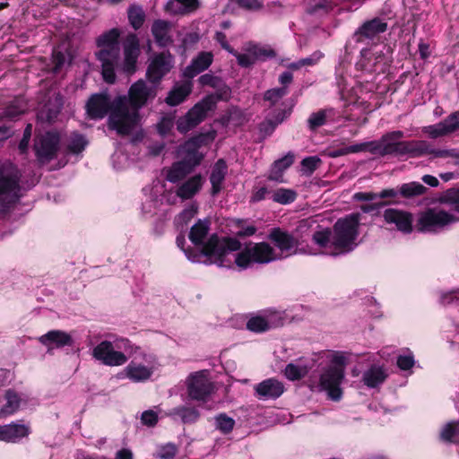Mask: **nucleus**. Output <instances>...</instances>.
<instances>
[{
	"instance_id": "f257e3e1",
	"label": "nucleus",
	"mask_w": 459,
	"mask_h": 459,
	"mask_svg": "<svg viewBox=\"0 0 459 459\" xmlns=\"http://www.w3.org/2000/svg\"><path fill=\"white\" fill-rule=\"evenodd\" d=\"M404 137L401 130L388 132L383 134L378 140L360 143L347 146V153L368 152L373 155L385 157L388 155L408 156L410 158H420L430 155V159L451 158L455 160V163L459 165V149H437L425 140L399 141Z\"/></svg>"
},
{
	"instance_id": "f03ea898",
	"label": "nucleus",
	"mask_w": 459,
	"mask_h": 459,
	"mask_svg": "<svg viewBox=\"0 0 459 459\" xmlns=\"http://www.w3.org/2000/svg\"><path fill=\"white\" fill-rule=\"evenodd\" d=\"M157 95L155 85L143 80L133 83L128 95H120L113 100L112 113L108 117V127L120 135H128L140 121L139 110L152 101Z\"/></svg>"
},
{
	"instance_id": "7ed1b4c3",
	"label": "nucleus",
	"mask_w": 459,
	"mask_h": 459,
	"mask_svg": "<svg viewBox=\"0 0 459 459\" xmlns=\"http://www.w3.org/2000/svg\"><path fill=\"white\" fill-rule=\"evenodd\" d=\"M176 242L191 262L214 264L218 266H230L231 260L228 258L229 254L231 250L240 248L239 241L232 238L221 239L216 234H212L200 250L185 249L186 238L183 234L177 237Z\"/></svg>"
},
{
	"instance_id": "20e7f679",
	"label": "nucleus",
	"mask_w": 459,
	"mask_h": 459,
	"mask_svg": "<svg viewBox=\"0 0 459 459\" xmlns=\"http://www.w3.org/2000/svg\"><path fill=\"white\" fill-rule=\"evenodd\" d=\"M119 38V30L114 28L96 39L99 50L95 52V56L100 63L102 77L108 83H114L117 78L116 69L120 61Z\"/></svg>"
},
{
	"instance_id": "39448f33",
	"label": "nucleus",
	"mask_w": 459,
	"mask_h": 459,
	"mask_svg": "<svg viewBox=\"0 0 459 459\" xmlns=\"http://www.w3.org/2000/svg\"><path fill=\"white\" fill-rule=\"evenodd\" d=\"M359 214L351 213L337 220L333 227L332 245L333 251L328 254L338 255L351 252L357 246L356 239L359 235Z\"/></svg>"
},
{
	"instance_id": "423d86ee",
	"label": "nucleus",
	"mask_w": 459,
	"mask_h": 459,
	"mask_svg": "<svg viewBox=\"0 0 459 459\" xmlns=\"http://www.w3.org/2000/svg\"><path fill=\"white\" fill-rule=\"evenodd\" d=\"M21 173L18 168L5 161L0 165V216L6 215L20 197Z\"/></svg>"
},
{
	"instance_id": "0eeeda50",
	"label": "nucleus",
	"mask_w": 459,
	"mask_h": 459,
	"mask_svg": "<svg viewBox=\"0 0 459 459\" xmlns=\"http://www.w3.org/2000/svg\"><path fill=\"white\" fill-rule=\"evenodd\" d=\"M231 250L228 258L231 260L229 267L235 264L241 269H247L254 264H268L280 259L273 247L266 242L250 243L238 254H233Z\"/></svg>"
},
{
	"instance_id": "6e6552de",
	"label": "nucleus",
	"mask_w": 459,
	"mask_h": 459,
	"mask_svg": "<svg viewBox=\"0 0 459 459\" xmlns=\"http://www.w3.org/2000/svg\"><path fill=\"white\" fill-rule=\"evenodd\" d=\"M219 95H207L191 108L186 115L178 118L176 125L177 130L181 134H186L196 127L207 117L210 111L215 109L217 102L220 100Z\"/></svg>"
},
{
	"instance_id": "1a4fd4ad",
	"label": "nucleus",
	"mask_w": 459,
	"mask_h": 459,
	"mask_svg": "<svg viewBox=\"0 0 459 459\" xmlns=\"http://www.w3.org/2000/svg\"><path fill=\"white\" fill-rule=\"evenodd\" d=\"M456 221L454 214L441 208H428L419 213L415 228L420 232L437 233Z\"/></svg>"
},
{
	"instance_id": "9d476101",
	"label": "nucleus",
	"mask_w": 459,
	"mask_h": 459,
	"mask_svg": "<svg viewBox=\"0 0 459 459\" xmlns=\"http://www.w3.org/2000/svg\"><path fill=\"white\" fill-rule=\"evenodd\" d=\"M334 365L328 367L320 377V386L322 390L327 391L328 395L333 401H338L342 396L340 385L344 377L345 358L342 355H335L333 358Z\"/></svg>"
},
{
	"instance_id": "9b49d317",
	"label": "nucleus",
	"mask_w": 459,
	"mask_h": 459,
	"mask_svg": "<svg viewBox=\"0 0 459 459\" xmlns=\"http://www.w3.org/2000/svg\"><path fill=\"white\" fill-rule=\"evenodd\" d=\"M158 365L155 355L140 352V356H134L125 368V374L132 382H145L152 377Z\"/></svg>"
},
{
	"instance_id": "f8f14e48",
	"label": "nucleus",
	"mask_w": 459,
	"mask_h": 459,
	"mask_svg": "<svg viewBox=\"0 0 459 459\" xmlns=\"http://www.w3.org/2000/svg\"><path fill=\"white\" fill-rule=\"evenodd\" d=\"M186 385L188 397L197 402H207L214 391V385L209 379L206 370L190 374L186 378Z\"/></svg>"
},
{
	"instance_id": "ddd939ff",
	"label": "nucleus",
	"mask_w": 459,
	"mask_h": 459,
	"mask_svg": "<svg viewBox=\"0 0 459 459\" xmlns=\"http://www.w3.org/2000/svg\"><path fill=\"white\" fill-rule=\"evenodd\" d=\"M60 137L58 134L48 132L35 141L34 149L37 158L42 163L48 162L56 156Z\"/></svg>"
},
{
	"instance_id": "4468645a",
	"label": "nucleus",
	"mask_w": 459,
	"mask_h": 459,
	"mask_svg": "<svg viewBox=\"0 0 459 459\" xmlns=\"http://www.w3.org/2000/svg\"><path fill=\"white\" fill-rule=\"evenodd\" d=\"M92 355L97 360L110 367L122 366L127 361L126 355L115 351L112 342L109 341H103L99 343L93 349Z\"/></svg>"
},
{
	"instance_id": "2eb2a0df",
	"label": "nucleus",
	"mask_w": 459,
	"mask_h": 459,
	"mask_svg": "<svg viewBox=\"0 0 459 459\" xmlns=\"http://www.w3.org/2000/svg\"><path fill=\"white\" fill-rule=\"evenodd\" d=\"M172 66V56L169 52L160 53L152 59L147 69V77L152 83H157L170 71Z\"/></svg>"
},
{
	"instance_id": "dca6fc26",
	"label": "nucleus",
	"mask_w": 459,
	"mask_h": 459,
	"mask_svg": "<svg viewBox=\"0 0 459 459\" xmlns=\"http://www.w3.org/2000/svg\"><path fill=\"white\" fill-rule=\"evenodd\" d=\"M268 238L285 257L294 254L299 245L298 239L293 235L280 228L273 229L268 235Z\"/></svg>"
},
{
	"instance_id": "f3484780",
	"label": "nucleus",
	"mask_w": 459,
	"mask_h": 459,
	"mask_svg": "<svg viewBox=\"0 0 459 459\" xmlns=\"http://www.w3.org/2000/svg\"><path fill=\"white\" fill-rule=\"evenodd\" d=\"M386 30L385 22L380 18H374L363 22L354 32L353 39L357 43H363L365 40H373Z\"/></svg>"
},
{
	"instance_id": "a211bd4d",
	"label": "nucleus",
	"mask_w": 459,
	"mask_h": 459,
	"mask_svg": "<svg viewBox=\"0 0 459 459\" xmlns=\"http://www.w3.org/2000/svg\"><path fill=\"white\" fill-rule=\"evenodd\" d=\"M383 217L386 223L395 225L404 234H409L413 230V216L407 211L389 208L384 212Z\"/></svg>"
},
{
	"instance_id": "6ab92c4d",
	"label": "nucleus",
	"mask_w": 459,
	"mask_h": 459,
	"mask_svg": "<svg viewBox=\"0 0 459 459\" xmlns=\"http://www.w3.org/2000/svg\"><path fill=\"white\" fill-rule=\"evenodd\" d=\"M459 129V111L450 114L443 121L423 127V132L430 138L437 139L438 137L448 135Z\"/></svg>"
},
{
	"instance_id": "aec40b11",
	"label": "nucleus",
	"mask_w": 459,
	"mask_h": 459,
	"mask_svg": "<svg viewBox=\"0 0 459 459\" xmlns=\"http://www.w3.org/2000/svg\"><path fill=\"white\" fill-rule=\"evenodd\" d=\"M112 109L113 100L107 94H93L86 104L87 114L92 119H101Z\"/></svg>"
},
{
	"instance_id": "412c9836",
	"label": "nucleus",
	"mask_w": 459,
	"mask_h": 459,
	"mask_svg": "<svg viewBox=\"0 0 459 459\" xmlns=\"http://www.w3.org/2000/svg\"><path fill=\"white\" fill-rule=\"evenodd\" d=\"M255 395L259 400H275L279 398L285 391L284 385L281 381L271 377L267 378L254 387Z\"/></svg>"
},
{
	"instance_id": "4be33fe9",
	"label": "nucleus",
	"mask_w": 459,
	"mask_h": 459,
	"mask_svg": "<svg viewBox=\"0 0 459 459\" xmlns=\"http://www.w3.org/2000/svg\"><path fill=\"white\" fill-rule=\"evenodd\" d=\"M139 54V40L136 35H128L124 43V72L127 74L134 73Z\"/></svg>"
},
{
	"instance_id": "5701e85b",
	"label": "nucleus",
	"mask_w": 459,
	"mask_h": 459,
	"mask_svg": "<svg viewBox=\"0 0 459 459\" xmlns=\"http://www.w3.org/2000/svg\"><path fill=\"white\" fill-rule=\"evenodd\" d=\"M207 135L199 134L187 140L180 148L183 159L193 163L196 161L198 166L203 160V154L199 152V148L205 143Z\"/></svg>"
},
{
	"instance_id": "b1692460",
	"label": "nucleus",
	"mask_w": 459,
	"mask_h": 459,
	"mask_svg": "<svg viewBox=\"0 0 459 459\" xmlns=\"http://www.w3.org/2000/svg\"><path fill=\"white\" fill-rule=\"evenodd\" d=\"M41 344L48 347V351L59 349L65 346H72L74 340L72 336L61 330H52L39 338Z\"/></svg>"
},
{
	"instance_id": "393cba45",
	"label": "nucleus",
	"mask_w": 459,
	"mask_h": 459,
	"mask_svg": "<svg viewBox=\"0 0 459 459\" xmlns=\"http://www.w3.org/2000/svg\"><path fill=\"white\" fill-rule=\"evenodd\" d=\"M64 105L63 96L59 92H53L39 113L42 120L53 122L59 115Z\"/></svg>"
},
{
	"instance_id": "a878e982",
	"label": "nucleus",
	"mask_w": 459,
	"mask_h": 459,
	"mask_svg": "<svg viewBox=\"0 0 459 459\" xmlns=\"http://www.w3.org/2000/svg\"><path fill=\"white\" fill-rule=\"evenodd\" d=\"M290 114V110L287 108H280L271 112L264 121L259 125V131L264 137L271 135L276 126L282 123L283 120Z\"/></svg>"
},
{
	"instance_id": "bb28decb",
	"label": "nucleus",
	"mask_w": 459,
	"mask_h": 459,
	"mask_svg": "<svg viewBox=\"0 0 459 459\" xmlns=\"http://www.w3.org/2000/svg\"><path fill=\"white\" fill-rule=\"evenodd\" d=\"M204 179L200 174H196L185 182L177 189L176 195L183 200H187L195 196L202 188Z\"/></svg>"
},
{
	"instance_id": "cd10ccee",
	"label": "nucleus",
	"mask_w": 459,
	"mask_h": 459,
	"mask_svg": "<svg viewBox=\"0 0 459 459\" xmlns=\"http://www.w3.org/2000/svg\"><path fill=\"white\" fill-rule=\"evenodd\" d=\"M29 435V428L23 424L12 423L0 426V440L4 442H17Z\"/></svg>"
},
{
	"instance_id": "c85d7f7f",
	"label": "nucleus",
	"mask_w": 459,
	"mask_h": 459,
	"mask_svg": "<svg viewBox=\"0 0 459 459\" xmlns=\"http://www.w3.org/2000/svg\"><path fill=\"white\" fill-rule=\"evenodd\" d=\"M196 167V161L190 163L189 161L182 159L172 164L167 173V180L171 183H177L185 178L190 174Z\"/></svg>"
},
{
	"instance_id": "c756f323",
	"label": "nucleus",
	"mask_w": 459,
	"mask_h": 459,
	"mask_svg": "<svg viewBox=\"0 0 459 459\" xmlns=\"http://www.w3.org/2000/svg\"><path fill=\"white\" fill-rule=\"evenodd\" d=\"M172 24L164 20H156L152 26V33L155 42L160 47H167L172 43V38L169 35Z\"/></svg>"
},
{
	"instance_id": "7c9ffc66",
	"label": "nucleus",
	"mask_w": 459,
	"mask_h": 459,
	"mask_svg": "<svg viewBox=\"0 0 459 459\" xmlns=\"http://www.w3.org/2000/svg\"><path fill=\"white\" fill-rule=\"evenodd\" d=\"M213 56L211 52H201L194 58L191 64L186 68L185 74L188 77H195L206 70L212 63Z\"/></svg>"
},
{
	"instance_id": "2f4dec72",
	"label": "nucleus",
	"mask_w": 459,
	"mask_h": 459,
	"mask_svg": "<svg viewBox=\"0 0 459 459\" xmlns=\"http://www.w3.org/2000/svg\"><path fill=\"white\" fill-rule=\"evenodd\" d=\"M294 162V154L288 152L284 157L275 160L270 169L268 179L271 181L284 182L283 172Z\"/></svg>"
},
{
	"instance_id": "473e14b6",
	"label": "nucleus",
	"mask_w": 459,
	"mask_h": 459,
	"mask_svg": "<svg viewBox=\"0 0 459 459\" xmlns=\"http://www.w3.org/2000/svg\"><path fill=\"white\" fill-rule=\"evenodd\" d=\"M173 420L180 419L184 424L195 423L200 417V412L195 407L178 406L166 412Z\"/></svg>"
},
{
	"instance_id": "72a5a7b5",
	"label": "nucleus",
	"mask_w": 459,
	"mask_h": 459,
	"mask_svg": "<svg viewBox=\"0 0 459 459\" xmlns=\"http://www.w3.org/2000/svg\"><path fill=\"white\" fill-rule=\"evenodd\" d=\"M228 171V167L223 160H219L213 166L210 176V182L212 185V195H216L220 193L222 187V183L225 179Z\"/></svg>"
},
{
	"instance_id": "f704fd0d",
	"label": "nucleus",
	"mask_w": 459,
	"mask_h": 459,
	"mask_svg": "<svg viewBox=\"0 0 459 459\" xmlns=\"http://www.w3.org/2000/svg\"><path fill=\"white\" fill-rule=\"evenodd\" d=\"M192 91V83L185 82L180 84H176L173 89L169 92L165 102L169 106H177L182 103Z\"/></svg>"
},
{
	"instance_id": "c9c22d12",
	"label": "nucleus",
	"mask_w": 459,
	"mask_h": 459,
	"mask_svg": "<svg viewBox=\"0 0 459 459\" xmlns=\"http://www.w3.org/2000/svg\"><path fill=\"white\" fill-rule=\"evenodd\" d=\"M210 230V221L208 220H198L194 224L189 232V239L195 246H201V248L205 244L204 239L207 236Z\"/></svg>"
},
{
	"instance_id": "e433bc0d",
	"label": "nucleus",
	"mask_w": 459,
	"mask_h": 459,
	"mask_svg": "<svg viewBox=\"0 0 459 459\" xmlns=\"http://www.w3.org/2000/svg\"><path fill=\"white\" fill-rule=\"evenodd\" d=\"M198 5V0H170L166 8L173 13L186 14L195 11Z\"/></svg>"
},
{
	"instance_id": "4c0bfd02",
	"label": "nucleus",
	"mask_w": 459,
	"mask_h": 459,
	"mask_svg": "<svg viewBox=\"0 0 459 459\" xmlns=\"http://www.w3.org/2000/svg\"><path fill=\"white\" fill-rule=\"evenodd\" d=\"M387 375L381 367L372 366L364 372L362 379L364 384L371 388L381 385L386 378Z\"/></svg>"
},
{
	"instance_id": "58836bf2",
	"label": "nucleus",
	"mask_w": 459,
	"mask_h": 459,
	"mask_svg": "<svg viewBox=\"0 0 459 459\" xmlns=\"http://www.w3.org/2000/svg\"><path fill=\"white\" fill-rule=\"evenodd\" d=\"M440 441L446 444H458L459 443V422L449 421L446 423L439 432Z\"/></svg>"
},
{
	"instance_id": "ea45409f",
	"label": "nucleus",
	"mask_w": 459,
	"mask_h": 459,
	"mask_svg": "<svg viewBox=\"0 0 459 459\" xmlns=\"http://www.w3.org/2000/svg\"><path fill=\"white\" fill-rule=\"evenodd\" d=\"M289 93L287 87H279L267 90L264 94V101L269 102L270 108L277 107L281 105V108H286L285 104L281 101L283 97ZM280 109V108H279ZM275 110H278L276 108Z\"/></svg>"
},
{
	"instance_id": "a19ab883",
	"label": "nucleus",
	"mask_w": 459,
	"mask_h": 459,
	"mask_svg": "<svg viewBox=\"0 0 459 459\" xmlns=\"http://www.w3.org/2000/svg\"><path fill=\"white\" fill-rule=\"evenodd\" d=\"M427 190L428 188L426 186L416 181L404 183L399 186V194L404 198H413L423 195Z\"/></svg>"
},
{
	"instance_id": "79ce46f5",
	"label": "nucleus",
	"mask_w": 459,
	"mask_h": 459,
	"mask_svg": "<svg viewBox=\"0 0 459 459\" xmlns=\"http://www.w3.org/2000/svg\"><path fill=\"white\" fill-rule=\"evenodd\" d=\"M6 403L0 410V417L14 413L20 407L21 399L13 390L5 393Z\"/></svg>"
},
{
	"instance_id": "37998d69",
	"label": "nucleus",
	"mask_w": 459,
	"mask_h": 459,
	"mask_svg": "<svg viewBox=\"0 0 459 459\" xmlns=\"http://www.w3.org/2000/svg\"><path fill=\"white\" fill-rule=\"evenodd\" d=\"M27 108V102L24 99L19 97L14 99L11 104L5 108L4 116L7 118L14 119L23 114Z\"/></svg>"
},
{
	"instance_id": "c03bdc74",
	"label": "nucleus",
	"mask_w": 459,
	"mask_h": 459,
	"mask_svg": "<svg viewBox=\"0 0 459 459\" xmlns=\"http://www.w3.org/2000/svg\"><path fill=\"white\" fill-rule=\"evenodd\" d=\"M333 233V230L329 228L321 229L313 233L312 240L315 244L322 248H333L332 245Z\"/></svg>"
},
{
	"instance_id": "a18cd8bd",
	"label": "nucleus",
	"mask_w": 459,
	"mask_h": 459,
	"mask_svg": "<svg viewBox=\"0 0 459 459\" xmlns=\"http://www.w3.org/2000/svg\"><path fill=\"white\" fill-rule=\"evenodd\" d=\"M309 371V368L306 365H297L289 363L284 369V376L291 381L299 380L306 377Z\"/></svg>"
},
{
	"instance_id": "49530a36",
	"label": "nucleus",
	"mask_w": 459,
	"mask_h": 459,
	"mask_svg": "<svg viewBox=\"0 0 459 459\" xmlns=\"http://www.w3.org/2000/svg\"><path fill=\"white\" fill-rule=\"evenodd\" d=\"M271 198L281 204H289L297 198L296 191L289 188H278L272 192Z\"/></svg>"
},
{
	"instance_id": "de8ad7c7",
	"label": "nucleus",
	"mask_w": 459,
	"mask_h": 459,
	"mask_svg": "<svg viewBox=\"0 0 459 459\" xmlns=\"http://www.w3.org/2000/svg\"><path fill=\"white\" fill-rule=\"evenodd\" d=\"M87 144L86 138L81 134L73 133L67 138V149L72 153L82 152Z\"/></svg>"
},
{
	"instance_id": "09e8293b",
	"label": "nucleus",
	"mask_w": 459,
	"mask_h": 459,
	"mask_svg": "<svg viewBox=\"0 0 459 459\" xmlns=\"http://www.w3.org/2000/svg\"><path fill=\"white\" fill-rule=\"evenodd\" d=\"M247 328L254 333H264L271 328V324L266 317L255 316L247 321Z\"/></svg>"
},
{
	"instance_id": "8fccbe9b",
	"label": "nucleus",
	"mask_w": 459,
	"mask_h": 459,
	"mask_svg": "<svg viewBox=\"0 0 459 459\" xmlns=\"http://www.w3.org/2000/svg\"><path fill=\"white\" fill-rule=\"evenodd\" d=\"M145 14L140 6H131L128 9V20L132 27L138 30L143 24Z\"/></svg>"
},
{
	"instance_id": "3c124183",
	"label": "nucleus",
	"mask_w": 459,
	"mask_h": 459,
	"mask_svg": "<svg viewBox=\"0 0 459 459\" xmlns=\"http://www.w3.org/2000/svg\"><path fill=\"white\" fill-rule=\"evenodd\" d=\"M247 51L252 54L255 61L266 60L267 58H273L276 56V53L273 49L270 48L260 47L258 45L251 46Z\"/></svg>"
},
{
	"instance_id": "603ef678",
	"label": "nucleus",
	"mask_w": 459,
	"mask_h": 459,
	"mask_svg": "<svg viewBox=\"0 0 459 459\" xmlns=\"http://www.w3.org/2000/svg\"><path fill=\"white\" fill-rule=\"evenodd\" d=\"M215 420L217 429L224 434L230 433L235 425V420L224 413L218 415Z\"/></svg>"
},
{
	"instance_id": "864d4df0",
	"label": "nucleus",
	"mask_w": 459,
	"mask_h": 459,
	"mask_svg": "<svg viewBox=\"0 0 459 459\" xmlns=\"http://www.w3.org/2000/svg\"><path fill=\"white\" fill-rule=\"evenodd\" d=\"M326 110H320L318 112L312 113L307 120L308 126L311 130L322 126L325 124Z\"/></svg>"
},
{
	"instance_id": "5fc2aeb1",
	"label": "nucleus",
	"mask_w": 459,
	"mask_h": 459,
	"mask_svg": "<svg viewBox=\"0 0 459 459\" xmlns=\"http://www.w3.org/2000/svg\"><path fill=\"white\" fill-rule=\"evenodd\" d=\"M321 163V160L316 156L307 157L302 160L301 166L304 174L311 175Z\"/></svg>"
},
{
	"instance_id": "6e6d98bb",
	"label": "nucleus",
	"mask_w": 459,
	"mask_h": 459,
	"mask_svg": "<svg viewBox=\"0 0 459 459\" xmlns=\"http://www.w3.org/2000/svg\"><path fill=\"white\" fill-rule=\"evenodd\" d=\"M333 9L331 0H321L320 3L316 4L314 5H310L307 13L310 15H315L319 12H323L324 13H328Z\"/></svg>"
},
{
	"instance_id": "4d7b16f0",
	"label": "nucleus",
	"mask_w": 459,
	"mask_h": 459,
	"mask_svg": "<svg viewBox=\"0 0 459 459\" xmlns=\"http://www.w3.org/2000/svg\"><path fill=\"white\" fill-rule=\"evenodd\" d=\"M177 453L178 447L172 443H168L160 447L157 456L160 459H173Z\"/></svg>"
},
{
	"instance_id": "13d9d810",
	"label": "nucleus",
	"mask_w": 459,
	"mask_h": 459,
	"mask_svg": "<svg viewBox=\"0 0 459 459\" xmlns=\"http://www.w3.org/2000/svg\"><path fill=\"white\" fill-rule=\"evenodd\" d=\"M197 212V205L195 204H191L186 209H184L180 214L178 215V220L181 223L186 224Z\"/></svg>"
},
{
	"instance_id": "bf43d9fd",
	"label": "nucleus",
	"mask_w": 459,
	"mask_h": 459,
	"mask_svg": "<svg viewBox=\"0 0 459 459\" xmlns=\"http://www.w3.org/2000/svg\"><path fill=\"white\" fill-rule=\"evenodd\" d=\"M120 342L122 345L118 346V348H123L131 357L140 356V352H144L139 346H135L128 339H121Z\"/></svg>"
},
{
	"instance_id": "052dcab7",
	"label": "nucleus",
	"mask_w": 459,
	"mask_h": 459,
	"mask_svg": "<svg viewBox=\"0 0 459 459\" xmlns=\"http://www.w3.org/2000/svg\"><path fill=\"white\" fill-rule=\"evenodd\" d=\"M199 83L203 86H211L212 88H217L220 86L221 81L219 77L214 76L211 74H205L199 77Z\"/></svg>"
},
{
	"instance_id": "680f3d73",
	"label": "nucleus",
	"mask_w": 459,
	"mask_h": 459,
	"mask_svg": "<svg viewBox=\"0 0 459 459\" xmlns=\"http://www.w3.org/2000/svg\"><path fill=\"white\" fill-rule=\"evenodd\" d=\"M141 421L147 427H154L158 422V414L152 410L144 411L142 413Z\"/></svg>"
},
{
	"instance_id": "e2e57ef3",
	"label": "nucleus",
	"mask_w": 459,
	"mask_h": 459,
	"mask_svg": "<svg viewBox=\"0 0 459 459\" xmlns=\"http://www.w3.org/2000/svg\"><path fill=\"white\" fill-rule=\"evenodd\" d=\"M52 58H53L55 73H57L65 65V64L67 61L66 55L58 50H54Z\"/></svg>"
},
{
	"instance_id": "0e129e2a",
	"label": "nucleus",
	"mask_w": 459,
	"mask_h": 459,
	"mask_svg": "<svg viewBox=\"0 0 459 459\" xmlns=\"http://www.w3.org/2000/svg\"><path fill=\"white\" fill-rule=\"evenodd\" d=\"M270 194L272 195V192L266 186L256 187L253 190L250 201L253 203L263 201Z\"/></svg>"
},
{
	"instance_id": "69168bd1",
	"label": "nucleus",
	"mask_w": 459,
	"mask_h": 459,
	"mask_svg": "<svg viewBox=\"0 0 459 459\" xmlns=\"http://www.w3.org/2000/svg\"><path fill=\"white\" fill-rule=\"evenodd\" d=\"M232 55L236 56L238 64L242 67H249L255 62L254 56L250 52H248L247 54H239L237 51H235V54Z\"/></svg>"
},
{
	"instance_id": "338daca9",
	"label": "nucleus",
	"mask_w": 459,
	"mask_h": 459,
	"mask_svg": "<svg viewBox=\"0 0 459 459\" xmlns=\"http://www.w3.org/2000/svg\"><path fill=\"white\" fill-rule=\"evenodd\" d=\"M323 56H324V54L321 51L317 50V51H315L309 56L301 58L300 64H301L302 67L313 66V65H316Z\"/></svg>"
},
{
	"instance_id": "774afa93",
	"label": "nucleus",
	"mask_w": 459,
	"mask_h": 459,
	"mask_svg": "<svg viewBox=\"0 0 459 459\" xmlns=\"http://www.w3.org/2000/svg\"><path fill=\"white\" fill-rule=\"evenodd\" d=\"M446 202L455 204V210L459 212V189H448L444 195Z\"/></svg>"
}]
</instances>
